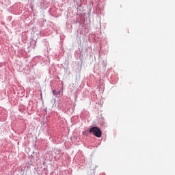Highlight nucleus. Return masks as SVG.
I'll return each instance as SVG.
<instances>
[{
    "label": "nucleus",
    "mask_w": 175,
    "mask_h": 175,
    "mask_svg": "<svg viewBox=\"0 0 175 175\" xmlns=\"http://www.w3.org/2000/svg\"><path fill=\"white\" fill-rule=\"evenodd\" d=\"M53 92L54 95H57V91L53 90Z\"/></svg>",
    "instance_id": "f03ea898"
},
{
    "label": "nucleus",
    "mask_w": 175,
    "mask_h": 175,
    "mask_svg": "<svg viewBox=\"0 0 175 175\" xmlns=\"http://www.w3.org/2000/svg\"><path fill=\"white\" fill-rule=\"evenodd\" d=\"M90 133H93L96 137H102V131H100V129L98 127H92L90 131Z\"/></svg>",
    "instance_id": "f257e3e1"
}]
</instances>
